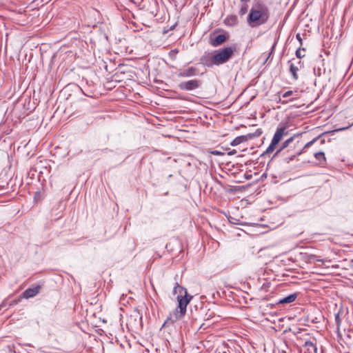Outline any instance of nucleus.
<instances>
[{
  "label": "nucleus",
  "instance_id": "obj_20",
  "mask_svg": "<svg viewBox=\"0 0 353 353\" xmlns=\"http://www.w3.org/2000/svg\"><path fill=\"white\" fill-rule=\"evenodd\" d=\"M335 321H336V323L337 325H340V324L341 323V318L339 316V314H336V316H335Z\"/></svg>",
  "mask_w": 353,
  "mask_h": 353
},
{
  "label": "nucleus",
  "instance_id": "obj_10",
  "mask_svg": "<svg viewBox=\"0 0 353 353\" xmlns=\"http://www.w3.org/2000/svg\"><path fill=\"white\" fill-rule=\"evenodd\" d=\"M296 297H297L296 294H290L283 299H281L279 301L278 303L279 304L290 303L294 302L296 300Z\"/></svg>",
  "mask_w": 353,
  "mask_h": 353
},
{
  "label": "nucleus",
  "instance_id": "obj_21",
  "mask_svg": "<svg viewBox=\"0 0 353 353\" xmlns=\"http://www.w3.org/2000/svg\"><path fill=\"white\" fill-rule=\"evenodd\" d=\"M292 93H293V92H292V91L289 90V91H288V92H285V93L283 94V98H287V97H288L291 96V95L292 94Z\"/></svg>",
  "mask_w": 353,
  "mask_h": 353
},
{
  "label": "nucleus",
  "instance_id": "obj_5",
  "mask_svg": "<svg viewBox=\"0 0 353 353\" xmlns=\"http://www.w3.org/2000/svg\"><path fill=\"white\" fill-rule=\"evenodd\" d=\"M201 85V81L199 79H192L181 82L179 84V88L181 90L191 91L199 88Z\"/></svg>",
  "mask_w": 353,
  "mask_h": 353
},
{
  "label": "nucleus",
  "instance_id": "obj_19",
  "mask_svg": "<svg viewBox=\"0 0 353 353\" xmlns=\"http://www.w3.org/2000/svg\"><path fill=\"white\" fill-rule=\"evenodd\" d=\"M209 152L213 155L222 156L224 154L223 152L218 151V150H210Z\"/></svg>",
  "mask_w": 353,
  "mask_h": 353
},
{
  "label": "nucleus",
  "instance_id": "obj_1",
  "mask_svg": "<svg viewBox=\"0 0 353 353\" xmlns=\"http://www.w3.org/2000/svg\"><path fill=\"white\" fill-rule=\"evenodd\" d=\"M174 293L179 294L177 295L178 306L170 313L165 323H173L181 319L186 313V308L192 296L189 295L185 288L181 287L178 283H176L174 287Z\"/></svg>",
  "mask_w": 353,
  "mask_h": 353
},
{
  "label": "nucleus",
  "instance_id": "obj_25",
  "mask_svg": "<svg viewBox=\"0 0 353 353\" xmlns=\"http://www.w3.org/2000/svg\"><path fill=\"white\" fill-rule=\"evenodd\" d=\"M275 46H276V43H274V44L272 46V51H273V50H274V48Z\"/></svg>",
  "mask_w": 353,
  "mask_h": 353
},
{
  "label": "nucleus",
  "instance_id": "obj_13",
  "mask_svg": "<svg viewBox=\"0 0 353 353\" xmlns=\"http://www.w3.org/2000/svg\"><path fill=\"white\" fill-rule=\"evenodd\" d=\"M304 346L307 349L308 351H312L314 353H317V348L314 343L312 341H305Z\"/></svg>",
  "mask_w": 353,
  "mask_h": 353
},
{
  "label": "nucleus",
  "instance_id": "obj_3",
  "mask_svg": "<svg viewBox=\"0 0 353 353\" xmlns=\"http://www.w3.org/2000/svg\"><path fill=\"white\" fill-rule=\"evenodd\" d=\"M235 48L228 47L223 48L213 54V60L216 65L227 62L233 55Z\"/></svg>",
  "mask_w": 353,
  "mask_h": 353
},
{
  "label": "nucleus",
  "instance_id": "obj_9",
  "mask_svg": "<svg viewBox=\"0 0 353 353\" xmlns=\"http://www.w3.org/2000/svg\"><path fill=\"white\" fill-rule=\"evenodd\" d=\"M226 40V37L224 34H219L210 41V44L216 47L222 44Z\"/></svg>",
  "mask_w": 353,
  "mask_h": 353
},
{
  "label": "nucleus",
  "instance_id": "obj_23",
  "mask_svg": "<svg viewBox=\"0 0 353 353\" xmlns=\"http://www.w3.org/2000/svg\"><path fill=\"white\" fill-rule=\"evenodd\" d=\"M236 150H233L228 152V155H233V154H236Z\"/></svg>",
  "mask_w": 353,
  "mask_h": 353
},
{
  "label": "nucleus",
  "instance_id": "obj_17",
  "mask_svg": "<svg viewBox=\"0 0 353 353\" xmlns=\"http://www.w3.org/2000/svg\"><path fill=\"white\" fill-rule=\"evenodd\" d=\"M314 157L316 159L321 161V160H325V154L323 152H319L314 154Z\"/></svg>",
  "mask_w": 353,
  "mask_h": 353
},
{
  "label": "nucleus",
  "instance_id": "obj_14",
  "mask_svg": "<svg viewBox=\"0 0 353 353\" xmlns=\"http://www.w3.org/2000/svg\"><path fill=\"white\" fill-rule=\"evenodd\" d=\"M294 138L293 137H290V139H287L286 141H285L283 144H282V147L276 152V154H278L280 152H281L283 149H285V148H287L289 144L293 141Z\"/></svg>",
  "mask_w": 353,
  "mask_h": 353
},
{
  "label": "nucleus",
  "instance_id": "obj_4",
  "mask_svg": "<svg viewBox=\"0 0 353 353\" xmlns=\"http://www.w3.org/2000/svg\"><path fill=\"white\" fill-rule=\"evenodd\" d=\"M286 130H287L286 125H283V126L279 127L276 129V131L272 139L271 143L270 144V145L265 150V154H270L274 150L277 144L282 139L284 135L287 134Z\"/></svg>",
  "mask_w": 353,
  "mask_h": 353
},
{
  "label": "nucleus",
  "instance_id": "obj_15",
  "mask_svg": "<svg viewBox=\"0 0 353 353\" xmlns=\"http://www.w3.org/2000/svg\"><path fill=\"white\" fill-rule=\"evenodd\" d=\"M301 154L300 152H296L290 156H288V157H285V158H283V161L284 163H290L292 160L294 159V158L298 155H299Z\"/></svg>",
  "mask_w": 353,
  "mask_h": 353
},
{
  "label": "nucleus",
  "instance_id": "obj_8",
  "mask_svg": "<svg viewBox=\"0 0 353 353\" xmlns=\"http://www.w3.org/2000/svg\"><path fill=\"white\" fill-rule=\"evenodd\" d=\"M201 63L203 64L204 65H206L208 67H212L215 65V63L213 60V54H205L203 56L201 57Z\"/></svg>",
  "mask_w": 353,
  "mask_h": 353
},
{
  "label": "nucleus",
  "instance_id": "obj_24",
  "mask_svg": "<svg viewBox=\"0 0 353 353\" xmlns=\"http://www.w3.org/2000/svg\"><path fill=\"white\" fill-rule=\"evenodd\" d=\"M241 2L247 4V3H248L250 0H240Z\"/></svg>",
  "mask_w": 353,
  "mask_h": 353
},
{
  "label": "nucleus",
  "instance_id": "obj_27",
  "mask_svg": "<svg viewBox=\"0 0 353 353\" xmlns=\"http://www.w3.org/2000/svg\"><path fill=\"white\" fill-rule=\"evenodd\" d=\"M232 19L235 21V17H232Z\"/></svg>",
  "mask_w": 353,
  "mask_h": 353
},
{
  "label": "nucleus",
  "instance_id": "obj_18",
  "mask_svg": "<svg viewBox=\"0 0 353 353\" xmlns=\"http://www.w3.org/2000/svg\"><path fill=\"white\" fill-rule=\"evenodd\" d=\"M305 51V48H299L296 51V56L299 59H301L305 57V54L301 52V51Z\"/></svg>",
  "mask_w": 353,
  "mask_h": 353
},
{
  "label": "nucleus",
  "instance_id": "obj_6",
  "mask_svg": "<svg viewBox=\"0 0 353 353\" xmlns=\"http://www.w3.org/2000/svg\"><path fill=\"white\" fill-rule=\"evenodd\" d=\"M198 70L194 67H189L186 69L181 70L177 74L179 77H190L196 75Z\"/></svg>",
  "mask_w": 353,
  "mask_h": 353
},
{
  "label": "nucleus",
  "instance_id": "obj_12",
  "mask_svg": "<svg viewBox=\"0 0 353 353\" xmlns=\"http://www.w3.org/2000/svg\"><path fill=\"white\" fill-rule=\"evenodd\" d=\"M290 63V71L292 74L293 79L296 80L298 79L297 72L299 71V68L294 65L292 61L289 62Z\"/></svg>",
  "mask_w": 353,
  "mask_h": 353
},
{
  "label": "nucleus",
  "instance_id": "obj_16",
  "mask_svg": "<svg viewBox=\"0 0 353 353\" xmlns=\"http://www.w3.org/2000/svg\"><path fill=\"white\" fill-rule=\"evenodd\" d=\"M248 5L243 3L239 10V14L244 15L248 12Z\"/></svg>",
  "mask_w": 353,
  "mask_h": 353
},
{
  "label": "nucleus",
  "instance_id": "obj_11",
  "mask_svg": "<svg viewBox=\"0 0 353 353\" xmlns=\"http://www.w3.org/2000/svg\"><path fill=\"white\" fill-rule=\"evenodd\" d=\"M248 140V138L246 136H239L236 137L231 143L230 145L232 146H236L239 145L240 143L246 141Z\"/></svg>",
  "mask_w": 353,
  "mask_h": 353
},
{
  "label": "nucleus",
  "instance_id": "obj_2",
  "mask_svg": "<svg viewBox=\"0 0 353 353\" xmlns=\"http://www.w3.org/2000/svg\"><path fill=\"white\" fill-rule=\"evenodd\" d=\"M270 18V10L268 6L261 0H257L247 18V22L250 27H257L265 24Z\"/></svg>",
  "mask_w": 353,
  "mask_h": 353
},
{
  "label": "nucleus",
  "instance_id": "obj_7",
  "mask_svg": "<svg viewBox=\"0 0 353 353\" xmlns=\"http://www.w3.org/2000/svg\"><path fill=\"white\" fill-rule=\"evenodd\" d=\"M40 289L41 287L39 285L28 288L23 292V297L25 299L32 298L39 292Z\"/></svg>",
  "mask_w": 353,
  "mask_h": 353
},
{
  "label": "nucleus",
  "instance_id": "obj_22",
  "mask_svg": "<svg viewBox=\"0 0 353 353\" xmlns=\"http://www.w3.org/2000/svg\"><path fill=\"white\" fill-rule=\"evenodd\" d=\"M297 40L299 41L301 46L303 44V42H302V38L300 35V34H297L296 36Z\"/></svg>",
  "mask_w": 353,
  "mask_h": 353
},
{
  "label": "nucleus",
  "instance_id": "obj_26",
  "mask_svg": "<svg viewBox=\"0 0 353 353\" xmlns=\"http://www.w3.org/2000/svg\"><path fill=\"white\" fill-rule=\"evenodd\" d=\"M347 128H343L341 129H339V130L347 129Z\"/></svg>",
  "mask_w": 353,
  "mask_h": 353
}]
</instances>
